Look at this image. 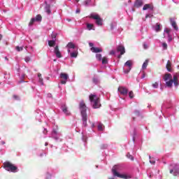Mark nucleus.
I'll return each instance as SVG.
<instances>
[{
	"instance_id": "473e14b6",
	"label": "nucleus",
	"mask_w": 179,
	"mask_h": 179,
	"mask_svg": "<svg viewBox=\"0 0 179 179\" xmlns=\"http://www.w3.org/2000/svg\"><path fill=\"white\" fill-rule=\"evenodd\" d=\"M90 2H92V1L90 0H86L85 1H84L85 6H89V5H90Z\"/></svg>"
},
{
	"instance_id": "6ab92c4d",
	"label": "nucleus",
	"mask_w": 179,
	"mask_h": 179,
	"mask_svg": "<svg viewBox=\"0 0 179 179\" xmlns=\"http://www.w3.org/2000/svg\"><path fill=\"white\" fill-rule=\"evenodd\" d=\"M171 24L173 29H175L176 30H178V27H177L176 21L173 18H171Z\"/></svg>"
},
{
	"instance_id": "0eeeda50",
	"label": "nucleus",
	"mask_w": 179,
	"mask_h": 179,
	"mask_svg": "<svg viewBox=\"0 0 179 179\" xmlns=\"http://www.w3.org/2000/svg\"><path fill=\"white\" fill-rule=\"evenodd\" d=\"M124 73H128L132 69V60H129L125 62L124 66Z\"/></svg>"
},
{
	"instance_id": "412c9836",
	"label": "nucleus",
	"mask_w": 179,
	"mask_h": 179,
	"mask_svg": "<svg viewBox=\"0 0 179 179\" xmlns=\"http://www.w3.org/2000/svg\"><path fill=\"white\" fill-rule=\"evenodd\" d=\"M62 110L63 113H64V114H66V115H69V111H68V108H66L65 106H63L62 107Z\"/></svg>"
},
{
	"instance_id": "20e7f679",
	"label": "nucleus",
	"mask_w": 179,
	"mask_h": 179,
	"mask_svg": "<svg viewBox=\"0 0 179 179\" xmlns=\"http://www.w3.org/2000/svg\"><path fill=\"white\" fill-rule=\"evenodd\" d=\"M89 99L93 108H100L101 104H100V98L97 95L91 94Z\"/></svg>"
},
{
	"instance_id": "c85d7f7f",
	"label": "nucleus",
	"mask_w": 179,
	"mask_h": 179,
	"mask_svg": "<svg viewBox=\"0 0 179 179\" xmlns=\"http://www.w3.org/2000/svg\"><path fill=\"white\" fill-rule=\"evenodd\" d=\"M57 131H53L52 132V138H54L55 139H58L59 137H58L57 136Z\"/></svg>"
},
{
	"instance_id": "de8ad7c7",
	"label": "nucleus",
	"mask_w": 179,
	"mask_h": 179,
	"mask_svg": "<svg viewBox=\"0 0 179 179\" xmlns=\"http://www.w3.org/2000/svg\"><path fill=\"white\" fill-rule=\"evenodd\" d=\"M13 97H14V99H15V100H17V96L14 95Z\"/></svg>"
},
{
	"instance_id": "39448f33",
	"label": "nucleus",
	"mask_w": 179,
	"mask_h": 179,
	"mask_svg": "<svg viewBox=\"0 0 179 179\" xmlns=\"http://www.w3.org/2000/svg\"><path fill=\"white\" fill-rule=\"evenodd\" d=\"M4 169L7 170V171H11V173H16L17 171V167L10 162L4 163Z\"/></svg>"
},
{
	"instance_id": "f3484780",
	"label": "nucleus",
	"mask_w": 179,
	"mask_h": 179,
	"mask_svg": "<svg viewBox=\"0 0 179 179\" xmlns=\"http://www.w3.org/2000/svg\"><path fill=\"white\" fill-rule=\"evenodd\" d=\"M90 50H91V51L92 52H96V53H97V52H103V50H101V48H99L92 47V48H91Z\"/></svg>"
},
{
	"instance_id": "3c124183",
	"label": "nucleus",
	"mask_w": 179,
	"mask_h": 179,
	"mask_svg": "<svg viewBox=\"0 0 179 179\" xmlns=\"http://www.w3.org/2000/svg\"><path fill=\"white\" fill-rule=\"evenodd\" d=\"M149 17V15H147L146 16H145V17Z\"/></svg>"
},
{
	"instance_id": "dca6fc26",
	"label": "nucleus",
	"mask_w": 179,
	"mask_h": 179,
	"mask_svg": "<svg viewBox=\"0 0 179 179\" xmlns=\"http://www.w3.org/2000/svg\"><path fill=\"white\" fill-rule=\"evenodd\" d=\"M147 9H150V10H153V6L152 4L144 5L143 10H147Z\"/></svg>"
},
{
	"instance_id": "aec40b11",
	"label": "nucleus",
	"mask_w": 179,
	"mask_h": 179,
	"mask_svg": "<svg viewBox=\"0 0 179 179\" xmlns=\"http://www.w3.org/2000/svg\"><path fill=\"white\" fill-rule=\"evenodd\" d=\"M166 69L169 72H171V62H170V60L167 62Z\"/></svg>"
},
{
	"instance_id": "864d4df0",
	"label": "nucleus",
	"mask_w": 179,
	"mask_h": 179,
	"mask_svg": "<svg viewBox=\"0 0 179 179\" xmlns=\"http://www.w3.org/2000/svg\"><path fill=\"white\" fill-rule=\"evenodd\" d=\"M47 145H48V143H45V146H47Z\"/></svg>"
},
{
	"instance_id": "f03ea898",
	"label": "nucleus",
	"mask_w": 179,
	"mask_h": 179,
	"mask_svg": "<svg viewBox=\"0 0 179 179\" xmlns=\"http://www.w3.org/2000/svg\"><path fill=\"white\" fill-rule=\"evenodd\" d=\"M80 111L82 116L83 125L87 127V113H86V103L83 101L80 102Z\"/></svg>"
},
{
	"instance_id": "f8f14e48",
	"label": "nucleus",
	"mask_w": 179,
	"mask_h": 179,
	"mask_svg": "<svg viewBox=\"0 0 179 179\" xmlns=\"http://www.w3.org/2000/svg\"><path fill=\"white\" fill-rule=\"evenodd\" d=\"M118 92H120V94H122V96H127L128 94V89L124 87H120Z\"/></svg>"
},
{
	"instance_id": "c9c22d12",
	"label": "nucleus",
	"mask_w": 179,
	"mask_h": 179,
	"mask_svg": "<svg viewBox=\"0 0 179 179\" xmlns=\"http://www.w3.org/2000/svg\"><path fill=\"white\" fill-rule=\"evenodd\" d=\"M15 49H16L17 51H18V52L23 51V47L17 46V47L15 48Z\"/></svg>"
},
{
	"instance_id": "393cba45",
	"label": "nucleus",
	"mask_w": 179,
	"mask_h": 179,
	"mask_svg": "<svg viewBox=\"0 0 179 179\" xmlns=\"http://www.w3.org/2000/svg\"><path fill=\"white\" fill-rule=\"evenodd\" d=\"M149 64V60L147 59L144 62V63L143 64V66H142V69H146V68L148 67V65Z\"/></svg>"
},
{
	"instance_id": "a19ab883",
	"label": "nucleus",
	"mask_w": 179,
	"mask_h": 179,
	"mask_svg": "<svg viewBox=\"0 0 179 179\" xmlns=\"http://www.w3.org/2000/svg\"><path fill=\"white\" fill-rule=\"evenodd\" d=\"M114 54H115V51L111 50V51L110 52V55H114Z\"/></svg>"
},
{
	"instance_id": "a18cd8bd",
	"label": "nucleus",
	"mask_w": 179,
	"mask_h": 179,
	"mask_svg": "<svg viewBox=\"0 0 179 179\" xmlns=\"http://www.w3.org/2000/svg\"><path fill=\"white\" fill-rule=\"evenodd\" d=\"M52 38H55V37H57V35L52 34Z\"/></svg>"
},
{
	"instance_id": "e433bc0d",
	"label": "nucleus",
	"mask_w": 179,
	"mask_h": 179,
	"mask_svg": "<svg viewBox=\"0 0 179 179\" xmlns=\"http://www.w3.org/2000/svg\"><path fill=\"white\" fill-rule=\"evenodd\" d=\"M152 87H153L155 89H157V87H159V83H155L154 84H152Z\"/></svg>"
},
{
	"instance_id": "4c0bfd02",
	"label": "nucleus",
	"mask_w": 179,
	"mask_h": 179,
	"mask_svg": "<svg viewBox=\"0 0 179 179\" xmlns=\"http://www.w3.org/2000/svg\"><path fill=\"white\" fill-rule=\"evenodd\" d=\"M162 47H164V48L165 50H166V49H167V43H164L162 44Z\"/></svg>"
},
{
	"instance_id": "79ce46f5",
	"label": "nucleus",
	"mask_w": 179,
	"mask_h": 179,
	"mask_svg": "<svg viewBox=\"0 0 179 179\" xmlns=\"http://www.w3.org/2000/svg\"><path fill=\"white\" fill-rule=\"evenodd\" d=\"M89 45H90V47H91V48H92L94 44H93V43H89Z\"/></svg>"
},
{
	"instance_id": "a878e982",
	"label": "nucleus",
	"mask_w": 179,
	"mask_h": 179,
	"mask_svg": "<svg viewBox=\"0 0 179 179\" xmlns=\"http://www.w3.org/2000/svg\"><path fill=\"white\" fill-rule=\"evenodd\" d=\"M70 57H71V58H76L78 57V52L74 51V52L70 53Z\"/></svg>"
},
{
	"instance_id": "603ef678",
	"label": "nucleus",
	"mask_w": 179,
	"mask_h": 179,
	"mask_svg": "<svg viewBox=\"0 0 179 179\" xmlns=\"http://www.w3.org/2000/svg\"><path fill=\"white\" fill-rule=\"evenodd\" d=\"M2 144H3V145H5V142H3Z\"/></svg>"
},
{
	"instance_id": "c756f323",
	"label": "nucleus",
	"mask_w": 179,
	"mask_h": 179,
	"mask_svg": "<svg viewBox=\"0 0 179 179\" xmlns=\"http://www.w3.org/2000/svg\"><path fill=\"white\" fill-rule=\"evenodd\" d=\"M96 59H98V61H101L103 59V58L101 57V54H96Z\"/></svg>"
},
{
	"instance_id": "72a5a7b5",
	"label": "nucleus",
	"mask_w": 179,
	"mask_h": 179,
	"mask_svg": "<svg viewBox=\"0 0 179 179\" xmlns=\"http://www.w3.org/2000/svg\"><path fill=\"white\" fill-rule=\"evenodd\" d=\"M127 157H128V159H130V160L134 161V157L131 154L127 153Z\"/></svg>"
},
{
	"instance_id": "5fc2aeb1",
	"label": "nucleus",
	"mask_w": 179,
	"mask_h": 179,
	"mask_svg": "<svg viewBox=\"0 0 179 179\" xmlns=\"http://www.w3.org/2000/svg\"><path fill=\"white\" fill-rule=\"evenodd\" d=\"M76 2H79V0H76Z\"/></svg>"
},
{
	"instance_id": "f257e3e1",
	"label": "nucleus",
	"mask_w": 179,
	"mask_h": 179,
	"mask_svg": "<svg viewBox=\"0 0 179 179\" xmlns=\"http://www.w3.org/2000/svg\"><path fill=\"white\" fill-rule=\"evenodd\" d=\"M164 80L166 82L167 87H171L173 86V83H174L175 86H178V73L173 75V79L171 74L166 73L164 76Z\"/></svg>"
},
{
	"instance_id": "cd10ccee",
	"label": "nucleus",
	"mask_w": 179,
	"mask_h": 179,
	"mask_svg": "<svg viewBox=\"0 0 179 179\" xmlns=\"http://www.w3.org/2000/svg\"><path fill=\"white\" fill-rule=\"evenodd\" d=\"M48 45L50 47H54L55 45V40L49 41H48Z\"/></svg>"
},
{
	"instance_id": "49530a36",
	"label": "nucleus",
	"mask_w": 179,
	"mask_h": 179,
	"mask_svg": "<svg viewBox=\"0 0 179 179\" xmlns=\"http://www.w3.org/2000/svg\"><path fill=\"white\" fill-rule=\"evenodd\" d=\"M93 82H94V83H97V80H96V78L93 79Z\"/></svg>"
},
{
	"instance_id": "1a4fd4ad",
	"label": "nucleus",
	"mask_w": 179,
	"mask_h": 179,
	"mask_svg": "<svg viewBox=\"0 0 179 179\" xmlns=\"http://www.w3.org/2000/svg\"><path fill=\"white\" fill-rule=\"evenodd\" d=\"M60 79H61L60 83H62V85H66L68 79H69V76H68L67 73H61Z\"/></svg>"
},
{
	"instance_id": "9d476101",
	"label": "nucleus",
	"mask_w": 179,
	"mask_h": 179,
	"mask_svg": "<svg viewBox=\"0 0 179 179\" xmlns=\"http://www.w3.org/2000/svg\"><path fill=\"white\" fill-rule=\"evenodd\" d=\"M171 29L169 28H165L164 29V36L166 37V34L168 37V41L170 43L173 40V36L171 34Z\"/></svg>"
},
{
	"instance_id": "7c9ffc66",
	"label": "nucleus",
	"mask_w": 179,
	"mask_h": 179,
	"mask_svg": "<svg viewBox=\"0 0 179 179\" xmlns=\"http://www.w3.org/2000/svg\"><path fill=\"white\" fill-rule=\"evenodd\" d=\"M38 77L39 78V83H41V85H44L43 83V79L41 78V73H38Z\"/></svg>"
},
{
	"instance_id": "c03bdc74",
	"label": "nucleus",
	"mask_w": 179,
	"mask_h": 179,
	"mask_svg": "<svg viewBox=\"0 0 179 179\" xmlns=\"http://www.w3.org/2000/svg\"><path fill=\"white\" fill-rule=\"evenodd\" d=\"M150 162L151 163V164H155V161H152V160H150Z\"/></svg>"
},
{
	"instance_id": "5701e85b",
	"label": "nucleus",
	"mask_w": 179,
	"mask_h": 179,
	"mask_svg": "<svg viewBox=\"0 0 179 179\" xmlns=\"http://www.w3.org/2000/svg\"><path fill=\"white\" fill-rule=\"evenodd\" d=\"M87 30H94V26L93 24L87 23Z\"/></svg>"
},
{
	"instance_id": "09e8293b",
	"label": "nucleus",
	"mask_w": 179,
	"mask_h": 179,
	"mask_svg": "<svg viewBox=\"0 0 179 179\" xmlns=\"http://www.w3.org/2000/svg\"><path fill=\"white\" fill-rule=\"evenodd\" d=\"M142 79H143L145 78V73H143V76H142Z\"/></svg>"
},
{
	"instance_id": "b1692460",
	"label": "nucleus",
	"mask_w": 179,
	"mask_h": 179,
	"mask_svg": "<svg viewBox=\"0 0 179 179\" xmlns=\"http://www.w3.org/2000/svg\"><path fill=\"white\" fill-rule=\"evenodd\" d=\"M101 61H102L103 65H107L108 64V59L106 57H103Z\"/></svg>"
},
{
	"instance_id": "423d86ee",
	"label": "nucleus",
	"mask_w": 179,
	"mask_h": 179,
	"mask_svg": "<svg viewBox=\"0 0 179 179\" xmlns=\"http://www.w3.org/2000/svg\"><path fill=\"white\" fill-rule=\"evenodd\" d=\"M90 17L96 20V24H97V26L103 25V20L101 19V17H100V15H99V14L93 13L90 15Z\"/></svg>"
},
{
	"instance_id": "4468645a",
	"label": "nucleus",
	"mask_w": 179,
	"mask_h": 179,
	"mask_svg": "<svg viewBox=\"0 0 179 179\" xmlns=\"http://www.w3.org/2000/svg\"><path fill=\"white\" fill-rule=\"evenodd\" d=\"M55 54L57 58H62V55L61 54V52L59 51V49L58 48V46H56L55 48Z\"/></svg>"
},
{
	"instance_id": "2eb2a0df",
	"label": "nucleus",
	"mask_w": 179,
	"mask_h": 179,
	"mask_svg": "<svg viewBox=\"0 0 179 179\" xmlns=\"http://www.w3.org/2000/svg\"><path fill=\"white\" fill-rule=\"evenodd\" d=\"M143 5V1L142 0H136L134 3L135 8H141Z\"/></svg>"
},
{
	"instance_id": "4be33fe9",
	"label": "nucleus",
	"mask_w": 179,
	"mask_h": 179,
	"mask_svg": "<svg viewBox=\"0 0 179 179\" xmlns=\"http://www.w3.org/2000/svg\"><path fill=\"white\" fill-rule=\"evenodd\" d=\"M45 10L48 15H51V10H50V5L46 4L45 7Z\"/></svg>"
},
{
	"instance_id": "ddd939ff",
	"label": "nucleus",
	"mask_w": 179,
	"mask_h": 179,
	"mask_svg": "<svg viewBox=\"0 0 179 179\" xmlns=\"http://www.w3.org/2000/svg\"><path fill=\"white\" fill-rule=\"evenodd\" d=\"M117 52H120V55H124L125 54V48L122 45H120L117 46Z\"/></svg>"
},
{
	"instance_id": "2f4dec72",
	"label": "nucleus",
	"mask_w": 179,
	"mask_h": 179,
	"mask_svg": "<svg viewBox=\"0 0 179 179\" xmlns=\"http://www.w3.org/2000/svg\"><path fill=\"white\" fill-rule=\"evenodd\" d=\"M98 129H99V131H103V129H104V125H103L102 124H99L98 125Z\"/></svg>"
},
{
	"instance_id": "9b49d317",
	"label": "nucleus",
	"mask_w": 179,
	"mask_h": 179,
	"mask_svg": "<svg viewBox=\"0 0 179 179\" xmlns=\"http://www.w3.org/2000/svg\"><path fill=\"white\" fill-rule=\"evenodd\" d=\"M43 17H41V15H37L36 16V17H33L31 19L29 23V26H33V24H34L35 22H41Z\"/></svg>"
},
{
	"instance_id": "8fccbe9b",
	"label": "nucleus",
	"mask_w": 179,
	"mask_h": 179,
	"mask_svg": "<svg viewBox=\"0 0 179 179\" xmlns=\"http://www.w3.org/2000/svg\"><path fill=\"white\" fill-rule=\"evenodd\" d=\"M136 114H137V115H139V112L138 111H136Z\"/></svg>"
},
{
	"instance_id": "7ed1b4c3",
	"label": "nucleus",
	"mask_w": 179,
	"mask_h": 179,
	"mask_svg": "<svg viewBox=\"0 0 179 179\" xmlns=\"http://www.w3.org/2000/svg\"><path fill=\"white\" fill-rule=\"evenodd\" d=\"M121 170V166L120 165H115L112 169V173L115 177H119L120 178H131V176L127 173H122L120 174L118 173Z\"/></svg>"
},
{
	"instance_id": "37998d69",
	"label": "nucleus",
	"mask_w": 179,
	"mask_h": 179,
	"mask_svg": "<svg viewBox=\"0 0 179 179\" xmlns=\"http://www.w3.org/2000/svg\"><path fill=\"white\" fill-rule=\"evenodd\" d=\"M76 13H80V9H77L76 10Z\"/></svg>"
},
{
	"instance_id": "ea45409f",
	"label": "nucleus",
	"mask_w": 179,
	"mask_h": 179,
	"mask_svg": "<svg viewBox=\"0 0 179 179\" xmlns=\"http://www.w3.org/2000/svg\"><path fill=\"white\" fill-rule=\"evenodd\" d=\"M24 60H25L26 62H29V61H30V57H25Z\"/></svg>"
},
{
	"instance_id": "a211bd4d",
	"label": "nucleus",
	"mask_w": 179,
	"mask_h": 179,
	"mask_svg": "<svg viewBox=\"0 0 179 179\" xmlns=\"http://www.w3.org/2000/svg\"><path fill=\"white\" fill-rule=\"evenodd\" d=\"M66 47L68 48V52H71V49L73 50V48H75V44L73 43H69Z\"/></svg>"
},
{
	"instance_id": "6e6552de",
	"label": "nucleus",
	"mask_w": 179,
	"mask_h": 179,
	"mask_svg": "<svg viewBox=\"0 0 179 179\" xmlns=\"http://www.w3.org/2000/svg\"><path fill=\"white\" fill-rule=\"evenodd\" d=\"M173 169H170V173L173 176H179V166L177 164H172Z\"/></svg>"
},
{
	"instance_id": "58836bf2",
	"label": "nucleus",
	"mask_w": 179,
	"mask_h": 179,
	"mask_svg": "<svg viewBox=\"0 0 179 179\" xmlns=\"http://www.w3.org/2000/svg\"><path fill=\"white\" fill-rule=\"evenodd\" d=\"M143 48H145V50H148V48H149V45H148V44H146V43H144Z\"/></svg>"
},
{
	"instance_id": "bb28decb",
	"label": "nucleus",
	"mask_w": 179,
	"mask_h": 179,
	"mask_svg": "<svg viewBox=\"0 0 179 179\" xmlns=\"http://www.w3.org/2000/svg\"><path fill=\"white\" fill-rule=\"evenodd\" d=\"M155 31H160L162 30V28L160 27V24L157 23L155 27Z\"/></svg>"
},
{
	"instance_id": "f704fd0d",
	"label": "nucleus",
	"mask_w": 179,
	"mask_h": 179,
	"mask_svg": "<svg viewBox=\"0 0 179 179\" xmlns=\"http://www.w3.org/2000/svg\"><path fill=\"white\" fill-rule=\"evenodd\" d=\"M129 97H130V99H134V92L132 91L129 92Z\"/></svg>"
}]
</instances>
